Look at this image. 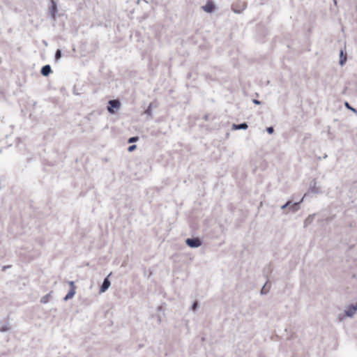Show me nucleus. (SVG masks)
Segmentation results:
<instances>
[{"mask_svg":"<svg viewBox=\"0 0 357 357\" xmlns=\"http://www.w3.org/2000/svg\"><path fill=\"white\" fill-rule=\"evenodd\" d=\"M185 243L191 248H197L202 245V241L198 237L188 238L185 240Z\"/></svg>","mask_w":357,"mask_h":357,"instance_id":"f257e3e1","label":"nucleus"},{"mask_svg":"<svg viewBox=\"0 0 357 357\" xmlns=\"http://www.w3.org/2000/svg\"><path fill=\"white\" fill-rule=\"evenodd\" d=\"M57 12L58 9L56 2L54 0H51L50 6L49 8V13L53 20H56Z\"/></svg>","mask_w":357,"mask_h":357,"instance_id":"f03ea898","label":"nucleus"},{"mask_svg":"<svg viewBox=\"0 0 357 357\" xmlns=\"http://www.w3.org/2000/svg\"><path fill=\"white\" fill-rule=\"evenodd\" d=\"M120 107V102L118 100H111L109 101L107 110L110 114H114L116 110Z\"/></svg>","mask_w":357,"mask_h":357,"instance_id":"7ed1b4c3","label":"nucleus"},{"mask_svg":"<svg viewBox=\"0 0 357 357\" xmlns=\"http://www.w3.org/2000/svg\"><path fill=\"white\" fill-rule=\"evenodd\" d=\"M303 197L301 199L300 202H292L290 201V205H289V208L287 211H285L286 213L289 212L295 213L298 211L300 209V204L303 202Z\"/></svg>","mask_w":357,"mask_h":357,"instance_id":"20e7f679","label":"nucleus"},{"mask_svg":"<svg viewBox=\"0 0 357 357\" xmlns=\"http://www.w3.org/2000/svg\"><path fill=\"white\" fill-rule=\"evenodd\" d=\"M111 274H109L103 280L101 286H100V293H104L105 291H106L110 287L111 285V282L109 280V277Z\"/></svg>","mask_w":357,"mask_h":357,"instance_id":"39448f33","label":"nucleus"},{"mask_svg":"<svg viewBox=\"0 0 357 357\" xmlns=\"http://www.w3.org/2000/svg\"><path fill=\"white\" fill-rule=\"evenodd\" d=\"M309 191L312 192V193H314V194H319V193H321V191L319 187L317 186V182H316L315 180H313L310 183Z\"/></svg>","mask_w":357,"mask_h":357,"instance_id":"423d86ee","label":"nucleus"},{"mask_svg":"<svg viewBox=\"0 0 357 357\" xmlns=\"http://www.w3.org/2000/svg\"><path fill=\"white\" fill-rule=\"evenodd\" d=\"M356 311H357V303L355 305H351L346 310V312H345L346 316L349 317H352Z\"/></svg>","mask_w":357,"mask_h":357,"instance_id":"0eeeda50","label":"nucleus"},{"mask_svg":"<svg viewBox=\"0 0 357 357\" xmlns=\"http://www.w3.org/2000/svg\"><path fill=\"white\" fill-rule=\"evenodd\" d=\"M202 9L208 13H211L215 9V5L212 1H208L206 5L202 6Z\"/></svg>","mask_w":357,"mask_h":357,"instance_id":"6e6552de","label":"nucleus"},{"mask_svg":"<svg viewBox=\"0 0 357 357\" xmlns=\"http://www.w3.org/2000/svg\"><path fill=\"white\" fill-rule=\"evenodd\" d=\"M52 72V68L50 65H45L42 67L40 70V73L42 75L47 77Z\"/></svg>","mask_w":357,"mask_h":357,"instance_id":"1a4fd4ad","label":"nucleus"},{"mask_svg":"<svg viewBox=\"0 0 357 357\" xmlns=\"http://www.w3.org/2000/svg\"><path fill=\"white\" fill-rule=\"evenodd\" d=\"M248 128V125L247 123L243 122L240 124H235L234 123L232 125V130H246Z\"/></svg>","mask_w":357,"mask_h":357,"instance_id":"9d476101","label":"nucleus"},{"mask_svg":"<svg viewBox=\"0 0 357 357\" xmlns=\"http://www.w3.org/2000/svg\"><path fill=\"white\" fill-rule=\"evenodd\" d=\"M75 287L70 288L68 294L63 298V301H67L71 299L75 296Z\"/></svg>","mask_w":357,"mask_h":357,"instance_id":"9b49d317","label":"nucleus"},{"mask_svg":"<svg viewBox=\"0 0 357 357\" xmlns=\"http://www.w3.org/2000/svg\"><path fill=\"white\" fill-rule=\"evenodd\" d=\"M347 61V55L344 54L343 50H341L340 52V65L343 66Z\"/></svg>","mask_w":357,"mask_h":357,"instance_id":"f8f14e48","label":"nucleus"},{"mask_svg":"<svg viewBox=\"0 0 357 357\" xmlns=\"http://www.w3.org/2000/svg\"><path fill=\"white\" fill-rule=\"evenodd\" d=\"M344 106L348 109L352 111L355 114H357V109H356L355 108L352 107L348 102H344Z\"/></svg>","mask_w":357,"mask_h":357,"instance_id":"ddd939ff","label":"nucleus"},{"mask_svg":"<svg viewBox=\"0 0 357 357\" xmlns=\"http://www.w3.org/2000/svg\"><path fill=\"white\" fill-rule=\"evenodd\" d=\"M62 56V53H61V50L58 49L56 50V52H55V59L56 61L59 60Z\"/></svg>","mask_w":357,"mask_h":357,"instance_id":"4468645a","label":"nucleus"},{"mask_svg":"<svg viewBox=\"0 0 357 357\" xmlns=\"http://www.w3.org/2000/svg\"><path fill=\"white\" fill-rule=\"evenodd\" d=\"M151 107H152V103H150L149 107H147V109L145 110V114L150 116H151V115H152Z\"/></svg>","mask_w":357,"mask_h":357,"instance_id":"2eb2a0df","label":"nucleus"},{"mask_svg":"<svg viewBox=\"0 0 357 357\" xmlns=\"http://www.w3.org/2000/svg\"><path fill=\"white\" fill-rule=\"evenodd\" d=\"M49 301V295H45L43 297H42L41 300H40V302L42 303H46Z\"/></svg>","mask_w":357,"mask_h":357,"instance_id":"dca6fc26","label":"nucleus"},{"mask_svg":"<svg viewBox=\"0 0 357 357\" xmlns=\"http://www.w3.org/2000/svg\"><path fill=\"white\" fill-rule=\"evenodd\" d=\"M199 307V304H198V302L197 301H195L192 306H191V310L192 311H195L197 308Z\"/></svg>","mask_w":357,"mask_h":357,"instance_id":"f3484780","label":"nucleus"},{"mask_svg":"<svg viewBox=\"0 0 357 357\" xmlns=\"http://www.w3.org/2000/svg\"><path fill=\"white\" fill-rule=\"evenodd\" d=\"M137 140H138L137 137H132L128 139V143H133V142H136Z\"/></svg>","mask_w":357,"mask_h":357,"instance_id":"a211bd4d","label":"nucleus"},{"mask_svg":"<svg viewBox=\"0 0 357 357\" xmlns=\"http://www.w3.org/2000/svg\"><path fill=\"white\" fill-rule=\"evenodd\" d=\"M266 284H265L263 286V287H262V289H261V295L266 294L268 293V290L266 289Z\"/></svg>","mask_w":357,"mask_h":357,"instance_id":"6ab92c4d","label":"nucleus"},{"mask_svg":"<svg viewBox=\"0 0 357 357\" xmlns=\"http://www.w3.org/2000/svg\"><path fill=\"white\" fill-rule=\"evenodd\" d=\"M8 330H9V328L7 325H4L0 328V332H1V333L6 332Z\"/></svg>","mask_w":357,"mask_h":357,"instance_id":"aec40b11","label":"nucleus"},{"mask_svg":"<svg viewBox=\"0 0 357 357\" xmlns=\"http://www.w3.org/2000/svg\"><path fill=\"white\" fill-rule=\"evenodd\" d=\"M289 205H290V201L287 202L284 205L281 206L282 210H285L286 208H289Z\"/></svg>","mask_w":357,"mask_h":357,"instance_id":"412c9836","label":"nucleus"},{"mask_svg":"<svg viewBox=\"0 0 357 357\" xmlns=\"http://www.w3.org/2000/svg\"><path fill=\"white\" fill-rule=\"evenodd\" d=\"M266 131H267V132H268V134H270V135H271V134H273V132H274V128H273V127H272V126L268 127V128H266Z\"/></svg>","mask_w":357,"mask_h":357,"instance_id":"4be33fe9","label":"nucleus"},{"mask_svg":"<svg viewBox=\"0 0 357 357\" xmlns=\"http://www.w3.org/2000/svg\"><path fill=\"white\" fill-rule=\"evenodd\" d=\"M136 148H137V146H136V145H135V144H133V145L130 146L128 148V151L129 152H132V151H133L135 149H136Z\"/></svg>","mask_w":357,"mask_h":357,"instance_id":"5701e85b","label":"nucleus"},{"mask_svg":"<svg viewBox=\"0 0 357 357\" xmlns=\"http://www.w3.org/2000/svg\"><path fill=\"white\" fill-rule=\"evenodd\" d=\"M313 217L312 215H309L306 220H305V224L306 225L308 222H310L312 220Z\"/></svg>","mask_w":357,"mask_h":357,"instance_id":"b1692460","label":"nucleus"},{"mask_svg":"<svg viewBox=\"0 0 357 357\" xmlns=\"http://www.w3.org/2000/svg\"><path fill=\"white\" fill-rule=\"evenodd\" d=\"M69 284L70 286V288L75 287V282L73 281L69 282Z\"/></svg>","mask_w":357,"mask_h":357,"instance_id":"393cba45","label":"nucleus"},{"mask_svg":"<svg viewBox=\"0 0 357 357\" xmlns=\"http://www.w3.org/2000/svg\"><path fill=\"white\" fill-rule=\"evenodd\" d=\"M252 102H253L255 104H256V105H259V104L261 103V102H260L259 100H256V99H254V100H252Z\"/></svg>","mask_w":357,"mask_h":357,"instance_id":"a878e982","label":"nucleus"},{"mask_svg":"<svg viewBox=\"0 0 357 357\" xmlns=\"http://www.w3.org/2000/svg\"><path fill=\"white\" fill-rule=\"evenodd\" d=\"M10 266H4L3 267V271H5L6 269H7V268H10Z\"/></svg>","mask_w":357,"mask_h":357,"instance_id":"bb28decb","label":"nucleus"}]
</instances>
